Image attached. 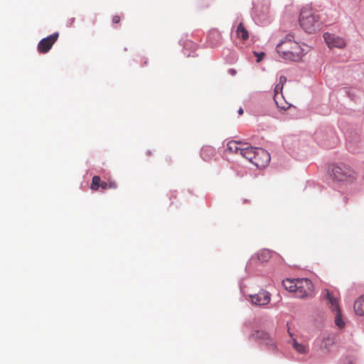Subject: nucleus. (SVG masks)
Masks as SVG:
<instances>
[{"mask_svg":"<svg viewBox=\"0 0 364 364\" xmlns=\"http://www.w3.org/2000/svg\"><path fill=\"white\" fill-rule=\"evenodd\" d=\"M246 143L239 141H230L228 143V149L233 153L242 154V149H244Z\"/></svg>","mask_w":364,"mask_h":364,"instance_id":"ddd939ff","label":"nucleus"},{"mask_svg":"<svg viewBox=\"0 0 364 364\" xmlns=\"http://www.w3.org/2000/svg\"><path fill=\"white\" fill-rule=\"evenodd\" d=\"M296 289L295 296L298 298L311 296L314 291L313 284L308 279H298L296 282Z\"/></svg>","mask_w":364,"mask_h":364,"instance_id":"20e7f679","label":"nucleus"},{"mask_svg":"<svg viewBox=\"0 0 364 364\" xmlns=\"http://www.w3.org/2000/svg\"><path fill=\"white\" fill-rule=\"evenodd\" d=\"M293 346L294 349L299 353L302 354L307 352L306 347L301 343H299L295 339H293Z\"/></svg>","mask_w":364,"mask_h":364,"instance_id":"aec40b11","label":"nucleus"},{"mask_svg":"<svg viewBox=\"0 0 364 364\" xmlns=\"http://www.w3.org/2000/svg\"><path fill=\"white\" fill-rule=\"evenodd\" d=\"M270 161L269 154L264 149H256L255 156L253 159L252 164L258 168H263L266 166Z\"/></svg>","mask_w":364,"mask_h":364,"instance_id":"423d86ee","label":"nucleus"},{"mask_svg":"<svg viewBox=\"0 0 364 364\" xmlns=\"http://www.w3.org/2000/svg\"><path fill=\"white\" fill-rule=\"evenodd\" d=\"M117 185L114 181H109L108 183V188L114 189L117 188Z\"/></svg>","mask_w":364,"mask_h":364,"instance_id":"5701e85b","label":"nucleus"},{"mask_svg":"<svg viewBox=\"0 0 364 364\" xmlns=\"http://www.w3.org/2000/svg\"><path fill=\"white\" fill-rule=\"evenodd\" d=\"M256 149L258 147H252L246 143V145L244 149H242V156L247 159L249 161L252 163L253 159L255 156Z\"/></svg>","mask_w":364,"mask_h":364,"instance_id":"f8f14e48","label":"nucleus"},{"mask_svg":"<svg viewBox=\"0 0 364 364\" xmlns=\"http://www.w3.org/2000/svg\"><path fill=\"white\" fill-rule=\"evenodd\" d=\"M329 173L334 181L341 183H353L358 176L351 166L344 163L332 164L329 168Z\"/></svg>","mask_w":364,"mask_h":364,"instance_id":"7ed1b4c3","label":"nucleus"},{"mask_svg":"<svg viewBox=\"0 0 364 364\" xmlns=\"http://www.w3.org/2000/svg\"><path fill=\"white\" fill-rule=\"evenodd\" d=\"M323 298L327 301V304L333 312L340 310L338 297L328 289L323 291Z\"/></svg>","mask_w":364,"mask_h":364,"instance_id":"9d476101","label":"nucleus"},{"mask_svg":"<svg viewBox=\"0 0 364 364\" xmlns=\"http://www.w3.org/2000/svg\"><path fill=\"white\" fill-rule=\"evenodd\" d=\"M120 16L118 15L114 16L112 18V23H118L120 22Z\"/></svg>","mask_w":364,"mask_h":364,"instance_id":"b1692460","label":"nucleus"},{"mask_svg":"<svg viewBox=\"0 0 364 364\" xmlns=\"http://www.w3.org/2000/svg\"><path fill=\"white\" fill-rule=\"evenodd\" d=\"M333 343H334L333 338L330 336H328L326 338H324L321 341L320 347L321 349L328 350L329 347H331V346L333 345Z\"/></svg>","mask_w":364,"mask_h":364,"instance_id":"6ab92c4d","label":"nucleus"},{"mask_svg":"<svg viewBox=\"0 0 364 364\" xmlns=\"http://www.w3.org/2000/svg\"><path fill=\"white\" fill-rule=\"evenodd\" d=\"M271 257V252L267 249L262 250L257 254V259L262 262H267Z\"/></svg>","mask_w":364,"mask_h":364,"instance_id":"f3484780","label":"nucleus"},{"mask_svg":"<svg viewBox=\"0 0 364 364\" xmlns=\"http://www.w3.org/2000/svg\"><path fill=\"white\" fill-rule=\"evenodd\" d=\"M250 301L254 305L264 306L271 301V294L267 291L262 290L257 294L250 296Z\"/></svg>","mask_w":364,"mask_h":364,"instance_id":"6e6552de","label":"nucleus"},{"mask_svg":"<svg viewBox=\"0 0 364 364\" xmlns=\"http://www.w3.org/2000/svg\"><path fill=\"white\" fill-rule=\"evenodd\" d=\"M244 111H243V109L242 107H240L239 109H238V114L240 115H242L243 114Z\"/></svg>","mask_w":364,"mask_h":364,"instance_id":"cd10ccee","label":"nucleus"},{"mask_svg":"<svg viewBox=\"0 0 364 364\" xmlns=\"http://www.w3.org/2000/svg\"><path fill=\"white\" fill-rule=\"evenodd\" d=\"M215 154V149L208 145L203 146L200 150V156L205 161H210Z\"/></svg>","mask_w":364,"mask_h":364,"instance_id":"9b49d317","label":"nucleus"},{"mask_svg":"<svg viewBox=\"0 0 364 364\" xmlns=\"http://www.w3.org/2000/svg\"><path fill=\"white\" fill-rule=\"evenodd\" d=\"M335 313V323L339 328H343L345 326V321L343 320L341 313V309L334 311Z\"/></svg>","mask_w":364,"mask_h":364,"instance_id":"a211bd4d","label":"nucleus"},{"mask_svg":"<svg viewBox=\"0 0 364 364\" xmlns=\"http://www.w3.org/2000/svg\"><path fill=\"white\" fill-rule=\"evenodd\" d=\"M297 279H287L282 282L284 287L289 291L292 292L295 294L296 292V282Z\"/></svg>","mask_w":364,"mask_h":364,"instance_id":"dca6fc26","label":"nucleus"},{"mask_svg":"<svg viewBox=\"0 0 364 364\" xmlns=\"http://www.w3.org/2000/svg\"><path fill=\"white\" fill-rule=\"evenodd\" d=\"M283 89V85L278 83L277 85H276L275 86V88H274V92H275V95H274V101L277 104H278V102H277V99H278V94L279 92H282Z\"/></svg>","mask_w":364,"mask_h":364,"instance_id":"4be33fe9","label":"nucleus"},{"mask_svg":"<svg viewBox=\"0 0 364 364\" xmlns=\"http://www.w3.org/2000/svg\"><path fill=\"white\" fill-rule=\"evenodd\" d=\"M252 338L261 343L274 348V339L272 335L265 331H257L252 335Z\"/></svg>","mask_w":364,"mask_h":364,"instance_id":"1a4fd4ad","label":"nucleus"},{"mask_svg":"<svg viewBox=\"0 0 364 364\" xmlns=\"http://www.w3.org/2000/svg\"><path fill=\"white\" fill-rule=\"evenodd\" d=\"M236 34L238 38L242 41H246L249 38V33L245 28L242 23H239L237 28Z\"/></svg>","mask_w":364,"mask_h":364,"instance_id":"4468645a","label":"nucleus"},{"mask_svg":"<svg viewBox=\"0 0 364 364\" xmlns=\"http://www.w3.org/2000/svg\"><path fill=\"white\" fill-rule=\"evenodd\" d=\"M354 309L358 315H364V294L355 302Z\"/></svg>","mask_w":364,"mask_h":364,"instance_id":"2eb2a0df","label":"nucleus"},{"mask_svg":"<svg viewBox=\"0 0 364 364\" xmlns=\"http://www.w3.org/2000/svg\"><path fill=\"white\" fill-rule=\"evenodd\" d=\"M59 37V33L55 32L49 36L43 38L38 44V50L41 53H48L53 46V44L57 41Z\"/></svg>","mask_w":364,"mask_h":364,"instance_id":"39448f33","label":"nucleus"},{"mask_svg":"<svg viewBox=\"0 0 364 364\" xmlns=\"http://www.w3.org/2000/svg\"><path fill=\"white\" fill-rule=\"evenodd\" d=\"M286 82H287V78H286V77H284V76H281V77H279V82H278V83H279V84H281V85H284V84Z\"/></svg>","mask_w":364,"mask_h":364,"instance_id":"bb28decb","label":"nucleus"},{"mask_svg":"<svg viewBox=\"0 0 364 364\" xmlns=\"http://www.w3.org/2000/svg\"><path fill=\"white\" fill-rule=\"evenodd\" d=\"M276 50L279 57L290 61H299L304 56V50L292 35L288 34L277 44Z\"/></svg>","mask_w":364,"mask_h":364,"instance_id":"f257e3e1","label":"nucleus"},{"mask_svg":"<svg viewBox=\"0 0 364 364\" xmlns=\"http://www.w3.org/2000/svg\"><path fill=\"white\" fill-rule=\"evenodd\" d=\"M323 38L330 48H343L346 46L344 39L335 34L326 33L323 35Z\"/></svg>","mask_w":364,"mask_h":364,"instance_id":"0eeeda50","label":"nucleus"},{"mask_svg":"<svg viewBox=\"0 0 364 364\" xmlns=\"http://www.w3.org/2000/svg\"><path fill=\"white\" fill-rule=\"evenodd\" d=\"M255 54L257 57V62H260L262 60L263 57L264 56V53H255Z\"/></svg>","mask_w":364,"mask_h":364,"instance_id":"393cba45","label":"nucleus"},{"mask_svg":"<svg viewBox=\"0 0 364 364\" xmlns=\"http://www.w3.org/2000/svg\"><path fill=\"white\" fill-rule=\"evenodd\" d=\"M151 155V151H146V156H150Z\"/></svg>","mask_w":364,"mask_h":364,"instance_id":"c85d7f7f","label":"nucleus"},{"mask_svg":"<svg viewBox=\"0 0 364 364\" xmlns=\"http://www.w3.org/2000/svg\"><path fill=\"white\" fill-rule=\"evenodd\" d=\"M230 73L232 74V75H234L235 73V70L231 69L230 70Z\"/></svg>","mask_w":364,"mask_h":364,"instance_id":"c756f323","label":"nucleus"},{"mask_svg":"<svg viewBox=\"0 0 364 364\" xmlns=\"http://www.w3.org/2000/svg\"><path fill=\"white\" fill-rule=\"evenodd\" d=\"M299 24L306 33H314L321 29L323 22L318 13L307 6L301 10Z\"/></svg>","mask_w":364,"mask_h":364,"instance_id":"f03ea898","label":"nucleus"},{"mask_svg":"<svg viewBox=\"0 0 364 364\" xmlns=\"http://www.w3.org/2000/svg\"><path fill=\"white\" fill-rule=\"evenodd\" d=\"M102 190H106L108 188V183L105 181H101L100 186Z\"/></svg>","mask_w":364,"mask_h":364,"instance_id":"a878e982","label":"nucleus"},{"mask_svg":"<svg viewBox=\"0 0 364 364\" xmlns=\"http://www.w3.org/2000/svg\"><path fill=\"white\" fill-rule=\"evenodd\" d=\"M100 183H101V179H100V176H93L92 179L91 186H90L91 189L93 191L98 190V188L100 186Z\"/></svg>","mask_w":364,"mask_h":364,"instance_id":"412c9836","label":"nucleus"}]
</instances>
